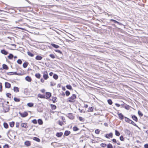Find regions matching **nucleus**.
Returning a JSON list of instances; mask_svg holds the SVG:
<instances>
[{
	"instance_id": "nucleus-1",
	"label": "nucleus",
	"mask_w": 148,
	"mask_h": 148,
	"mask_svg": "<svg viewBox=\"0 0 148 148\" xmlns=\"http://www.w3.org/2000/svg\"><path fill=\"white\" fill-rule=\"evenodd\" d=\"M76 98V95L75 94H73L70 97L67 99V101L70 102H73L74 101V99Z\"/></svg>"
},
{
	"instance_id": "nucleus-2",
	"label": "nucleus",
	"mask_w": 148,
	"mask_h": 148,
	"mask_svg": "<svg viewBox=\"0 0 148 148\" xmlns=\"http://www.w3.org/2000/svg\"><path fill=\"white\" fill-rule=\"evenodd\" d=\"M3 107V111L5 113L8 112L10 110V107L8 105H5Z\"/></svg>"
},
{
	"instance_id": "nucleus-3",
	"label": "nucleus",
	"mask_w": 148,
	"mask_h": 148,
	"mask_svg": "<svg viewBox=\"0 0 148 148\" xmlns=\"http://www.w3.org/2000/svg\"><path fill=\"white\" fill-rule=\"evenodd\" d=\"M19 113L20 115L22 117H25L27 116L28 115V114L26 112H25L23 113H21V112H19Z\"/></svg>"
},
{
	"instance_id": "nucleus-4",
	"label": "nucleus",
	"mask_w": 148,
	"mask_h": 148,
	"mask_svg": "<svg viewBox=\"0 0 148 148\" xmlns=\"http://www.w3.org/2000/svg\"><path fill=\"white\" fill-rule=\"evenodd\" d=\"M45 99H48L51 96V93L49 92H46L45 93Z\"/></svg>"
},
{
	"instance_id": "nucleus-5",
	"label": "nucleus",
	"mask_w": 148,
	"mask_h": 148,
	"mask_svg": "<svg viewBox=\"0 0 148 148\" xmlns=\"http://www.w3.org/2000/svg\"><path fill=\"white\" fill-rule=\"evenodd\" d=\"M43 77L45 80H47L49 76L47 71H45L44 72Z\"/></svg>"
},
{
	"instance_id": "nucleus-6",
	"label": "nucleus",
	"mask_w": 148,
	"mask_h": 148,
	"mask_svg": "<svg viewBox=\"0 0 148 148\" xmlns=\"http://www.w3.org/2000/svg\"><path fill=\"white\" fill-rule=\"evenodd\" d=\"M113 136L112 133L110 132L109 134H105V136L107 138H109L110 137L112 138Z\"/></svg>"
},
{
	"instance_id": "nucleus-7",
	"label": "nucleus",
	"mask_w": 148,
	"mask_h": 148,
	"mask_svg": "<svg viewBox=\"0 0 148 148\" xmlns=\"http://www.w3.org/2000/svg\"><path fill=\"white\" fill-rule=\"evenodd\" d=\"M67 116L71 119H74V117L72 113H69L67 114Z\"/></svg>"
},
{
	"instance_id": "nucleus-8",
	"label": "nucleus",
	"mask_w": 148,
	"mask_h": 148,
	"mask_svg": "<svg viewBox=\"0 0 148 148\" xmlns=\"http://www.w3.org/2000/svg\"><path fill=\"white\" fill-rule=\"evenodd\" d=\"M118 116L119 117L120 119L122 120L124 118H125V117L124 115L121 113H119V112L117 113Z\"/></svg>"
},
{
	"instance_id": "nucleus-9",
	"label": "nucleus",
	"mask_w": 148,
	"mask_h": 148,
	"mask_svg": "<svg viewBox=\"0 0 148 148\" xmlns=\"http://www.w3.org/2000/svg\"><path fill=\"white\" fill-rule=\"evenodd\" d=\"M110 21H111L114 22V23H117L119 25L124 26V25H123L121 23H120L115 20H114L113 19H111L110 20Z\"/></svg>"
},
{
	"instance_id": "nucleus-10",
	"label": "nucleus",
	"mask_w": 148,
	"mask_h": 148,
	"mask_svg": "<svg viewBox=\"0 0 148 148\" xmlns=\"http://www.w3.org/2000/svg\"><path fill=\"white\" fill-rule=\"evenodd\" d=\"M5 88H10L11 87V85L10 83L8 82H6L5 83Z\"/></svg>"
},
{
	"instance_id": "nucleus-11",
	"label": "nucleus",
	"mask_w": 148,
	"mask_h": 148,
	"mask_svg": "<svg viewBox=\"0 0 148 148\" xmlns=\"http://www.w3.org/2000/svg\"><path fill=\"white\" fill-rule=\"evenodd\" d=\"M132 119L136 122L138 121V119L137 117L135 115H131Z\"/></svg>"
},
{
	"instance_id": "nucleus-12",
	"label": "nucleus",
	"mask_w": 148,
	"mask_h": 148,
	"mask_svg": "<svg viewBox=\"0 0 148 148\" xmlns=\"http://www.w3.org/2000/svg\"><path fill=\"white\" fill-rule=\"evenodd\" d=\"M1 52L2 54L5 55H7L8 53V52L6 51L5 49L1 50Z\"/></svg>"
},
{
	"instance_id": "nucleus-13",
	"label": "nucleus",
	"mask_w": 148,
	"mask_h": 148,
	"mask_svg": "<svg viewBox=\"0 0 148 148\" xmlns=\"http://www.w3.org/2000/svg\"><path fill=\"white\" fill-rule=\"evenodd\" d=\"M24 93L26 95H28L30 93V91L27 88L25 89L24 90Z\"/></svg>"
},
{
	"instance_id": "nucleus-14",
	"label": "nucleus",
	"mask_w": 148,
	"mask_h": 148,
	"mask_svg": "<svg viewBox=\"0 0 148 148\" xmlns=\"http://www.w3.org/2000/svg\"><path fill=\"white\" fill-rule=\"evenodd\" d=\"M25 80L29 82H30L32 81V78L30 76H27L25 78Z\"/></svg>"
},
{
	"instance_id": "nucleus-15",
	"label": "nucleus",
	"mask_w": 148,
	"mask_h": 148,
	"mask_svg": "<svg viewBox=\"0 0 148 148\" xmlns=\"http://www.w3.org/2000/svg\"><path fill=\"white\" fill-rule=\"evenodd\" d=\"M43 58L42 56L39 55L35 57V59L38 60H40L42 59Z\"/></svg>"
},
{
	"instance_id": "nucleus-16",
	"label": "nucleus",
	"mask_w": 148,
	"mask_h": 148,
	"mask_svg": "<svg viewBox=\"0 0 148 148\" xmlns=\"http://www.w3.org/2000/svg\"><path fill=\"white\" fill-rule=\"evenodd\" d=\"M71 134V132L69 131L66 130L65 131L64 135L65 136H68Z\"/></svg>"
},
{
	"instance_id": "nucleus-17",
	"label": "nucleus",
	"mask_w": 148,
	"mask_h": 148,
	"mask_svg": "<svg viewBox=\"0 0 148 148\" xmlns=\"http://www.w3.org/2000/svg\"><path fill=\"white\" fill-rule=\"evenodd\" d=\"M38 97L42 99H45V96L44 95L39 94L38 95Z\"/></svg>"
},
{
	"instance_id": "nucleus-18",
	"label": "nucleus",
	"mask_w": 148,
	"mask_h": 148,
	"mask_svg": "<svg viewBox=\"0 0 148 148\" xmlns=\"http://www.w3.org/2000/svg\"><path fill=\"white\" fill-rule=\"evenodd\" d=\"M63 135V133L62 132H57L56 134V136L58 137H61Z\"/></svg>"
},
{
	"instance_id": "nucleus-19",
	"label": "nucleus",
	"mask_w": 148,
	"mask_h": 148,
	"mask_svg": "<svg viewBox=\"0 0 148 148\" xmlns=\"http://www.w3.org/2000/svg\"><path fill=\"white\" fill-rule=\"evenodd\" d=\"M27 124L26 123H23L21 124V126L22 127L24 128L28 127Z\"/></svg>"
},
{
	"instance_id": "nucleus-20",
	"label": "nucleus",
	"mask_w": 148,
	"mask_h": 148,
	"mask_svg": "<svg viewBox=\"0 0 148 148\" xmlns=\"http://www.w3.org/2000/svg\"><path fill=\"white\" fill-rule=\"evenodd\" d=\"M52 98L51 100L52 101L53 103H55L57 101V100H56L57 98L56 97H52Z\"/></svg>"
},
{
	"instance_id": "nucleus-21",
	"label": "nucleus",
	"mask_w": 148,
	"mask_h": 148,
	"mask_svg": "<svg viewBox=\"0 0 148 148\" xmlns=\"http://www.w3.org/2000/svg\"><path fill=\"white\" fill-rule=\"evenodd\" d=\"M13 90L14 92H17L19 91V89L17 87L14 86Z\"/></svg>"
},
{
	"instance_id": "nucleus-22",
	"label": "nucleus",
	"mask_w": 148,
	"mask_h": 148,
	"mask_svg": "<svg viewBox=\"0 0 148 148\" xmlns=\"http://www.w3.org/2000/svg\"><path fill=\"white\" fill-rule=\"evenodd\" d=\"M3 69L5 70H8L9 69L8 66L5 64H3Z\"/></svg>"
},
{
	"instance_id": "nucleus-23",
	"label": "nucleus",
	"mask_w": 148,
	"mask_h": 148,
	"mask_svg": "<svg viewBox=\"0 0 148 148\" xmlns=\"http://www.w3.org/2000/svg\"><path fill=\"white\" fill-rule=\"evenodd\" d=\"M125 122L130 123L131 120L126 117H125Z\"/></svg>"
},
{
	"instance_id": "nucleus-24",
	"label": "nucleus",
	"mask_w": 148,
	"mask_h": 148,
	"mask_svg": "<svg viewBox=\"0 0 148 148\" xmlns=\"http://www.w3.org/2000/svg\"><path fill=\"white\" fill-rule=\"evenodd\" d=\"M51 45L53 47L56 49L60 47L58 45L54 43H51Z\"/></svg>"
},
{
	"instance_id": "nucleus-25",
	"label": "nucleus",
	"mask_w": 148,
	"mask_h": 148,
	"mask_svg": "<svg viewBox=\"0 0 148 148\" xmlns=\"http://www.w3.org/2000/svg\"><path fill=\"white\" fill-rule=\"evenodd\" d=\"M25 144L27 146H29L31 145V143L29 141H26L25 142Z\"/></svg>"
},
{
	"instance_id": "nucleus-26",
	"label": "nucleus",
	"mask_w": 148,
	"mask_h": 148,
	"mask_svg": "<svg viewBox=\"0 0 148 148\" xmlns=\"http://www.w3.org/2000/svg\"><path fill=\"white\" fill-rule=\"evenodd\" d=\"M33 140L38 142H40V139L39 138L36 137H34L33 138Z\"/></svg>"
},
{
	"instance_id": "nucleus-27",
	"label": "nucleus",
	"mask_w": 148,
	"mask_h": 148,
	"mask_svg": "<svg viewBox=\"0 0 148 148\" xmlns=\"http://www.w3.org/2000/svg\"><path fill=\"white\" fill-rule=\"evenodd\" d=\"M50 106L52 109V110H55L57 108L56 106L55 105L51 104H50Z\"/></svg>"
},
{
	"instance_id": "nucleus-28",
	"label": "nucleus",
	"mask_w": 148,
	"mask_h": 148,
	"mask_svg": "<svg viewBox=\"0 0 148 148\" xmlns=\"http://www.w3.org/2000/svg\"><path fill=\"white\" fill-rule=\"evenodd\" d=\"M38 124L40 125H42L43 123L42 120L41 119H39L38 120Z\"/></svg>"
},
{
	"instance_id": "nucleus-29",
	"label": "nucleus",
	"mask_w": 148,
	"mask_h": 148,
	"mask_svg": "<svg viewBox=\"0 0 148 148\" xmlns=\"http://www.w3.org/2000/svg\"><path fill=\"white\" fill-rule=\"evenodd\" d=\"M130 107H131L130 106L126 104L125 105V106H124L123 108L126 110H129Z\"/></svg>"
},
{
	"instance_id": "nucleus-30",
	"label": "nucleus",
	"mask_w": 148,
	"mask_h": 148,
	"mask_svg": "<svg viewBox=\"0 0 148 148\" xmlns=\"http://www.w3.org/2000/svg\"><path fill=\"white\" fill-rule=\"evenodd\" d=\"M28 62H24L23 65V66L24 68H26L27 66L28 65Z\"/></svg>"
},
{
	"instance_id": "nucleus-31",
	"label": "nucleus",
	"mask_w": 148,
	"mask_h": 148,
	"mask_svg": "<svg viewBox=\"0 0 148 148\" xmlns=\"http://www.w3.org/2000/svg\"><path fill=\"white\" fill-rule=\"evenodd\" d=\"M14 57L12 53H10L8 56V58L9 59H12Z\"/></svg>"
},
{
	"instance_id": "nucleus-32",
	"label": "nucleus",
	"mask_w": 148,
	"mask_h": 148,
	"mask_svg": "<svg viewBox=\"0 0 148 148\" xmlns=\"http://www.w3.org/2000/svg\"><path fill=\"white\" fill-rule=\"evenodd\" d=\"M3 126L6 129L8 128L9 127L8 125L6 122H4L3 123Z\"/></svg>"
},
{
	"instance_id": "nucleus-33",
	"label": "nucleus",
	"mask_w": 148,
	"mask_h": 148,
	"mask_svg": "<svg viewBox=\"0 0 148 148\" xmlns=\"http://www.w3.org/2000/svg\"><path fill=\"white\" fill-rule=\"evenodd\" d=\"M73 130L74 131H76L78 130L79 129L76 126L73 127Z\"/></svg>"
},
{
	"instance_id": "nucleus-34",
	"label": "nucleus",
	"mask_w": 148,
	"mask_h": 148,
	"mask_svg": "<svg viewBox=\"0 0 148 148\" xmlns=\"http://www.w3.org/2000/svg\"><path fill=\"white\" fill-rule=\"evenodd\" d=\"M14 100L16 102H19L20 101V99L16 97H14Z\"/></svg>"
},
{
	"instance_id": "nucleus-35",
	"label": "nucleus",
	"mask_w": 148,
	"mask_h": 148,
	"mask_svg": "<svg viewBox=\"0 0 148 148\" xmlns=\"http://www.w3.org/2000/svg\"><path fill=\"white\" fill-rule=\"evenodd\" d=\"M66 88L69 90H72V88L71 86L70 85H67L66 86Z\"/></svg>"
},
{
	"instance_id": "nucleus-36",
	"label": "nucleus",
	"mask_w": 148,
	"mask_h": 148,
	"mask_svg": "<svg viewBox=\"0 0 148 148\" xmlns=\"http://www.w3.org/2000/svg\"><path fill=\"white\" fill-rule=\"evenodd\" d=\"M58 77L57 75L54 74L53 75V78L56 80H57L58 78Z\"/></svg>"
},
{
	"instance_id": "nucleus-37",
	"label": "nucleus",
	"mask_w": 148,
	"mask_h": 148,
	"mask_svg": "<svg viewBox=\"0 0 148 148\" xmlns=\"http://www.w3.org/2000/svg\"><path fill=\"white\" fill-rule=\"evenodd\" d=\"M108 103L110 105H111L113 103L112 100L110 99H109L107 100Z\"/></svg>"
},
{
	"instance_id": "nucleus-38",
	"label": "nucleus",
	"mask_w": 148,
	"mask_h": 148,
	"mask_svg": "<svg viewBox=\"0 0 148 148\" xmlns=\"http://www.w3.org/2000/svg\"><path fill=\"white\" fill-rule=\"evenodd\" d=\"M130 123L132 124V125H134L136 127H138V126H137V125L134 121H132V120H131Z\"/></svg>"
},
{
	"instance_id": "nucleus-39",
	"label": "nucleus",
	"mask_w": 148,
	"mask_h": 148,
	"mask_svg": "<svg viewBox=\"0 0 148 148\" xmlns=\"http://www.w3.org/2000/svg\"><path fill=\"white\" fill-rule=\"evenodd\" d=\"M14 122L12 121L10 123V125L11 127H14Z\"/></svg>"
},
{
	"instance_id": "nucleus-40",
	"label": "nucleus",
	"mask_w": 148,
	"mask_h": 148,
	"mask_svg": "<svg viewBox=\"0 0 148 148\" xmlns=\"http://www.w3.org/2000/svg\"><path fill=\"white\" fill-rule=\"evenodd\" d=\"M35 76L36 78L39 79L41 75L39 73H37L35 74Z\"/></svg>"
},
{
	"instance_id": "nucleus-41",
	"label": "nucleus",
	"mask_w": 148,
	"mask_h": 148,
	"mask_svg": "<svg viewBox=\"0 0 148 148\" xmlns=\"http://www.w3.org/2000/svg\"><path fill=\"white\" fill-rule=\"evenodd\" d=\"M27 106L30 107H31L34 106V103H29L27 104Z\"/></svg>"
},
{
	"instance_id": "nucleus-42",
	"label": "nucleus",
	"mask_w": 148,
	"mask_h": 148,
	"mask_svg": "<svg viewBox=\"0 0 148 148\" xmlns=\"http://www.w3.org/2000/svg\"><path fill=\"white\" fill-rule=\"evenodd\" d=\"M115 135L117 136H119L120 135L119 132L117 130H115Z\"/></svg>"
},
{
	"instance_id": "nucleus-43",
	"label": "nucleus",
	"mask_w": 148,
	"mask_h": 148,
	"mask_svg": "<svg viewBox=\"0 0 148 148\" xmlns=\"http://www.w3.org/2000/svg\"><path fill=\"white\" fill-rule=\"evenodd\" d=\"M27 54L28 55L30 56V57H33L34 56V54H33V53H31L30 52V51H28L27 52Z\"/></svg>"
},
{
	"instance_id": "nucleus-44",
	"label": "nucleus",
	"mask_w": 148,
	"mask_h": 148,
	"mask_svg": "<svg viewBox=\"0 0 148 148\" xmlns=\"http://www.w3.org/2000/svg\"><path fill=\"white\" fill-rule=\"evenodd\" d=\"M94 108L93 107H89L88 108V112H92L93 111Z\"/></svg>"
},
{
	"instance_id": "nucleus-45",
	"label": "nucleus",
	"mask_w": 148,
	"mask_h": 148,
	"mask_svg": "<svg viewBox=\"0 0 148 148\" xmlns=\"http://www.w3.org/2000/svg\"><path fill=\"white\" fill-rule=\"evenodd\" d=\"M54 51L56 52H57L60 53L61 55H63L62 52L60 50L58 49H55L54 50Z\"/></svg>"
},
{
	"instance_id": "nucleus-46",
	"label": "nucleus",
	"mask_w": 148,
	"mask_h": 148,
	"mask_svg": "<svg viewBox=\"0 0 148 148\" xmlns=\"http://www.w3.org/2000/svg\"><path fill=\"white\" fill-rule=\"evenodd\" d=\"M138 115L140 117H142L143 116V114L142 112L140 110L138 111Z\"/></svg>"
},
{
	"instance_id": "nucleus-47",
	"label": "nucleus",
	"mask_w": 148,
	"mask_h": 148,
	"mask_svg": "<svg viewBox=\"0 0 148 148\" xmlns=\"http://www.w3.org/2000/svg\"><path fill=\"white\" fill-rule=\"evenodd\" d=\"M107 148H113V146L111 144L109 143L107 145Z\"/></svg>"
},
{
	"instance_id": "nucleus-48",
	"label": "nucleus",
	"mask_w": 148,
	"mask_h": 148,
	"mask_svg": "<svg viewBox=\"0 0 148 148\" xmlns=\"http://www.w3.org/2000/svg\"><path fill=\"white\" fill-rule=\"evenodd\" d=\"M107 145L106 144L103 143H102L100 144V146L103 147H105Z\"/></svg>"
},
{
	"instance_id": "nucleus-49",
	"label": "nucleus",
	"mask_w": 148,
	"mask_h": 148,
	"mask_svg": "<svg viewBox=\"0 0 148 148\" xmlns=\"http://www.w3.org/2000/svg\"><path fill=\"white\" fill-rule=\"evenodd\" d=\"M53 5H46L44 6V7L45 8H50L52 7Z\"/></svg>"
},
{
	"instance_id": "nucleus-50",
	"label": "nucleus",
	"mask_w": 148,
	"mask_h": 148,
	"mask_svg": "<svg viewBox=\"0 0 148 148\" xmlns=\"http://www.w3.org/2000/svg\"><path fill=\"white\" fill-rule=\"evenodd\" d=\"M65 94L66 96H68L70 95V93L69 91L66 90L65 92Z\"/></svg>"
},
{
	"instance_id": "nucleus-51",
	"label": "nucleus",
	"mask_w": 148,
	"mask_h": 148,
	"mask_svg": "<svg viewBox=\"0 0 148 148\" xmlns=\"http://www.w3.org/2000/svg\"><path fill=\"white\" fill-rule=\"evenodd\" d=\"M120 140L121 141H124V138L123 136L122 135H121L119 138Z\"/></svg>"
},
{
	"instance_id": "nucleus-52",
	"label": "nucleus",
	"mask_w": 148,
	"mask_h": 148,
	"mask_svg": "<svg viewBox=\"0 0 148 148\" xmlns=\"http://www.w3.org/2000/svg\"><path fill=\"white\" fill-rule=\"evenodd\" d=\"M32 122L34 124H36L37 123V121L36 119H34L32 120Z\"/></svg>"
},
{
	"instance_id": "nucleus-53",
	"label": "nucleus",
	"mask_w": 148,
	"mask_h": 148,
	"mask_svg": "<svg viewBox=\"0 0 148 148\" xmlns=\"http://www.w3.org/2000/svg\"><path fill=\"white\" fill-rule=\"evenodd\" d=\"M49 56L52 59H54L55 58V55L53 54H50L49 55Z\"/></svg>"
},
{
	"instance_id": "nucleus-54",
	"label": "nucleus",
	"mask_w": 148,
	"mask_h": 148,
	"mask_svg": "<svg viewBox=\"0 0 148 148\" xmlns=\"http://www.w3.org/2000/svg\"><path fill=\"white\" fill-rule=\"evenodd\" d=\"M17 63L19 64H21L22 63V61L21 59H18L17 61Z\"/></svg>"
},
{
	"instance_id": "nucleus-55",
	"label": "nucleus",
	"mask_w": 148,
	"mask_h": 148,
	"mask_svg": "<svg viewBox=\"0 0 148 148\" xmlns=\"http://www.w3.org/2000/svg\"><path fill=\"white\" fill-rule=\"evenodd\" d=\"M79 120L80 121H82V122H83L84 120V119L81 116L79 117Z\"/></svg>"
},
{
	"instance_id": "nucleus-56",
	"label": "nucleus",
	"mask_w": 148,
	"mask_h": 148,
	"mask_svg": "<svg viewBox=\"0 0 148 148\" xmlns=\"http://www.w3.org/2000/svg\"><path fill=\"white\" fill-rule=\"evenodd\" d=\"M100 132V130L98 129L96 130L95 131V133L97 134H99Z\"/></svg>"
},
{
	"instance_id": "nucleus-57",
	"label": "nucleus",
	"mask_w": 148,
	"mask_h": 148,
	"mask_svg": "<svg viewBox=\"0 0 148 148\" xmlns=\"http://www.w3.org/2000/svg\"><path fill=\"white\" fill-rule=\"evenodd\" d=\"M58 123L61 126H62L63 124V122L62 121H60V120L58 121Z\"/></svg>"
},
{
	"instance_id": "nucleus-58",
	"label": "nucleus",
	"mask_w": 148,
	"mask_h": 148,
	"mask_svg": "<svg viewBox=\"0 0 148 148\" xmlns=\"http://www.w3.org/2000/svg\"><path fill=\"white\" fill-rule=\"evenodd\" d=\"M11 94L9 93H7L6 94L7 97L8 98H11Z\"/></svg>"
},
{
	"instance_id": "nucleus-59",
	"label": "nucleus",
	"mask_w": 148,
	"mask_h": 148,
	"mask_svg": "<svg viewBox=\"0 0 148 148\" xmlns=\"http://www.w3.org/2000/svg\"><path fill=\"white\" fill-rule=\"evenodd\" d=\"M78 110L79 111L80 113L83 112L84 113H85V111L83 110H81L80 108H79Z\"/></svg>"
},
{
	"instance_id": "nucleus-60",
	"label": "nucleus",
	"mask_w": 148,
	"mask_h": 148,
	"mask_svg": "<svg viewBox=\"0 0 148 148\" xmlns=\"http://www.w3.org/2000/svg\"><path fill=\"white\" fill-rule=\"evenodd\" d=\"M7 74L8 75H13V72H8Z\"/></svg>"
},
{
	"instance_id": "nucleus-61",
	"label": "nucleus",
	"mask_w": 148,
	"mask_h": 148,
	"mask_svg": "<svg viewBox=\"0 0 148 148\" xmlns=\"http://www.w3.org/2000/svg\"><path fill=\"white\" fill-rule=\"evenodd\" d=\"M9 145L8 144H5L3 146V148H9Z\"/></svg>"
},
{
	"instance_id": "nucleus-62",
	"label": "nucleus",
	"mask_w": 148,
	"mask_h": 148,
	"mask_svg": "<svg viewBox=\"0 0 148 148\" xmlns=\"http://www.w3.org/2000/svg\"><path fill=\"white\" fill-rule=\"evenodd\" d=\"M126 104L124 103L123 102V103H121V106H122V107H121V108H122V107H124V106H125V105H126Z\"/></svg>"
},
{
	"instance_id": "nucleus-63",
	"label": "nucleus",
	"mask_w": 148,
	"mask_h": 148,
	"mask_svg": "<svg viewBox=\"0 0 148 148\" xmlns=\"http://www.w3.org/2000/svg\"><path fill=\"white\" fill-rule=\"evenodd\" d=\"M144 147L145 148H148V144H146L144 145Z\"/></svg>"
},
{
	"instance_id": "nucleus-64",
	"label": "nucleus",
	"mask_w": 148,
	"mask_h": 148,
	"mask_svg": "<svg viewBox=\"0 0 148 148\" xmlns=\"http://www.w3.org/2000/svg\"><path fill=\"white\" fill-rule=\"evenodd\" d=\"M112 141L114 143H116V141H117L114 138L112 140Z\"/></svg>"
}]
</instances>
